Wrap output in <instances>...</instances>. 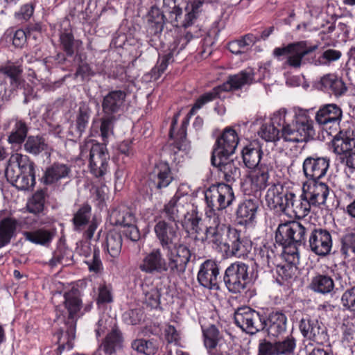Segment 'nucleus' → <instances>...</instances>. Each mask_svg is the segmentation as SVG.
I'll return each mask as SVG.
<instances>
[{"label":"nucleus","instance_id":"40","mask_svg":"<svg viewBox=\"0 0 355 355\" xmlns=\"http://www.w3.org/2000/svg\"><path fill=\"white\" fill-rule=\"evenodd\" d=\"M29 127L21 119H15L14 124L8 133L7 141L12 148L20 149L25 140L27 139Z\"/></svg>","mask_w":355,"mask_h":355},{"label":"nucleus","instance_id":"25","mask_svg":"<svg viewBox=\"0 0 355 355\" xmlns=\"http://www.w3.org/2000/svg\"><path fill=\"white\" fill-rule=\"evenodd\" d=\"M213 219V224L206 227L205 234L200 237L198 241L204 243L209 241L217 247L224 248L226 244V237L229 230L232 229L230 225L220 223L219 216L217 220Z\"/></svg>","mask_w":355,"mask_h":355},{"label":"nucleus","instance_id":"38","mask_svg":"<svg viewBox=\"0 0 355 355\" xmlns=\"http://www.w3.org/2000/svg\"><path fill=\"white\" fill-rule=\"evenodd\" d=\"M299 329L302 335L311 340H317L324 333L322 323L309 315H303L300 321Z\"/></svg>","mask_w":355,"mask_h":355},{"label":"nucleus","instance_id":"52","mask_svg":"<svg viewBox=\"0 0 355 355\" xmlns=\"http://www.w3.org/2000/svg\"><path fill=\"white\" fill-rule=\"evenodd\" d=\"M175 31L180 33L178 36L181 40L182 38L184 39L185 42L182 44V46H185L187 43L193 37H200L202 36L201 27H199L198 24H182L181 26L176 24L174 26Z\"/></svg>","mask_w":355,"mask_h":355},{"label":"nucleus","instance_id":"18","mask_svg":"<svg viewBox=\"0 0 355 355\" xmlns=\"http://www.w3.org/2000/svg\"><path fill=\"white\" fill-rule=\"evenodd\" d=\"M220 266L214 260L207 259L200 266L197 280L200 286L209 290H220Z\"/></svg>","mask_w":355,"mask_h":355},{"label":"nucleus","instance_id":"10","mask_svg":"<svg viewBox=\"0 0 355 355\" xmlns=\"http://www.w3.org/2000/svg\"><path fill=\"white\" fill-rule=\"evenodd\" d=\"M23 69L20 64L8 62L0 68V96L3 99L10 97L21 83Z\"/></svg>","mask_w":355,"mask_h":355},{"label":"nucleus","instance_id":"5","mask_svg":"<svg viewBox=\"0 0 355 355\" xmlns=\"http://www.w3.org/2000/svg\"><path fill=\"white\" fill-rule=\"evenodd\" d=\"M206 207L205 214L207 218L218 219V211L232 205L235 196L231 185L224 182L211 185L205 191Z\"/></svg>","mask_w":355,"mask_h":355},{"label":"nucleus","instance_id":"54","mask_svg":"<svg viewBox=\"0 0 355 355\" xmlns=\"http://www.w3.org/2000/svg\"><path fill=\"white\" fill-rule=\"evenodd\" d=\"M119 118L120 117L115 116L103 114L102 117L100 119V132L103 141L101 144L107 146L109 142V137L114 135V125Z\"/></svg>","mask_w":355,"mask_h":355},{"label":"nucleus","instance_id":"19","mask_svg":"<svg viewBox=\"0 0 355 355\" xmlns=\"http://www.w3.org/2000/svg\"><path fill=\"white\" fill-rule=\"evenodd\" d=\"M182 10L176 0H163V10L156 6L151 7L147 16V22L178 21Z\"/></svg>","mask_w":355,"mask_h":355},{"label":"nucleus","instance_id":"37","mask_svg":"<svg viewBox=\"0 0 355 355\" xmlns=\"http://www.w3.org/2000/svg\"><path fill=\"white\" fill-rule=\"evenodd\" d=\"M253 169L248 175V180L252 191L255 193L254 196H257L268 184L269 172L271 171L272 166L268 164H261L259 167Z\"/></svg>","mask_w":355,"mask_h":355},{"label":"nucleus","instance_id":"49","mask_svg":"<svg viewBox=\"0 0 355 355\" xmlns=\"http://www.w3.org/2000/svg\"><path fill=\"white\" fill-rule=\"evenodd\" d=\"M24 150L33 155L37 156L42 153L48 152L49 146L45 139L39 135H31L27 137L23 144Z\"/></svg>","mask_w":355,"mask_h":355},{"label":"nucleus","instance_id":"6","mask_svg":"<svg viewBox=\"0 0 355 355\" xmlns=\"http://www.w3.org/2000/svg\"><path fill=\"white\" fill-rule=\"evenodd\" d=\"M80 155L89 157L90 172L96 178L104 176L109 169L110 154L105 144L94 143L93 140L80 146Z\"/></svg>","mask_w":355,"mask_h":355},{"label":"nucleus","instance_id":"24","mask_svg":"<svg viewBox=\"0 0 355 355\" xmlns=\"http://www.w3.org/2000/svg\"><path fill=\"white\" fill-rule=\"evenodd\" d=\"M178 224L166 220H159L154 227L156 236L164 250H169L177 244L175 241L178 239Z\"/></svg>","mask_w":355,"mask_h":355},{"label":"nucleus","instance_id":"13","mask_svg":"<svg viewBox=\"0 0 355 355\" xmlns=\"http://www.w3.org/2000/svg\"><path fill=\"white\" fill-rule=\"evenodd\" d=\"M310 250L319 257H326L331 253L334 231L326 228H307Z\"/></svg>","mask_w":355,"mask_h":355},{"label":"nucleus","instance_id":"39","mask_svg":"<svg viewBox=\"0 0 355 355\" xmlns=\"http://www.w3.org/2000/svg\"><path fill=\"white\" fill-rule=\"evenodd\" d=\"M184 211L183 200L180 194L176 193L171 200L166 202L162 209L161 214L164 220L178 224L180 219V215Z\"/></svg>","mask_w":355,"mask_h":355},{"label":"nucleus","instance_id":"45","mask_svg":"<svg viewBox=\"0 0 355 355\" xmlns=\"http://www.w3.org/2000/svg\"><path fill=\"white\" fill-rule=\"evenodd\" d=\"M27 173H15L14 177L6 176L7 180L18 190L26 191L33 188L35 184V170Z\"/></svg>","mask_w":355,"mask_h":355},{"label":"nucleus","instance_id":"58","mask_svg":"<svg viewBox=\"0 0 355 355\" xmlns=\"http://www.w3.org/2000/svg\"><path fill=\"white\" fill-rule=\"evenodd\" d=\"M340 252L344 259L355 254V232H348L340 239Z\"/></svg>","mask_w":355,"mask_h":355},{"label":"nucleus","instance_id":"3","mask_svg":"<svg viewBox=\"0 0 355 355\" xmlns=\"http://www.w3.org/2000/svg\"><path fill=\"white\" fill-rule=\"evenodd\" d=\"M254 81V73L252 69H246L234 75H230L227 80L211 91L200 95L194 103L189 112V115H194L198 110L216 98H220L222 92H233L241 89L245 85H250Z\"/></svg>","mask_w":355,"mask_h":355},{"label":"nucleus","instance_id":"27","mask_svg":"<svg viewBox=\"0 0 355 355\" xmlns=\"http://www.w3.org/2000/svg\"><path fill=\"white\" fill-rule=\"evenodd\" d=\"M71 173L69 165L56 162L45 168L40 182L46 186L58 187L62 180L70 178Z\"/></svg>","mask_w":355,"mask_h":355},{"label":"nucleus","instance_id":"51","mask_svg":"<svg viewBox=\"0 0 355 355\" xmlns=\"http://www.w3.org/2000/svg\"><path fill=\"white\" fill-rule=\"evenodd\" d=\"M122 232L116 230H110L106 236L105 248L110 257H117L122 248Z\"/></svg>","mask_w":355,"mask_h":355},{"label":"nucleus","instance_id":"61","mask_svg":"<svg viewBox=\"0 0 355 355\" xmlns=\"http://www.w3.org/2000/svg\"><path fill=\"white\" fill-rule=\"evenodd\" d=\"M258 133L267 142L275 143L280 140V129L270 123L263 124Z\"/></svg>","mask_w":355,"mask_h":355},{"label":"nucleus","instance_id":"28","mask_svg":"<svg viewBox=\"0 0 355 355\" xmlns=\"http://www.w3.org/2000/svg\"><path fill=\"white\" fill-rule=\"evenodd\" d=\"M92 110L86 102H81L76 112L73 123L71 125L69 134L73 137V139H79L89 127L92 116Z\"/></svg>","mask_w":355,"mask_h":355},{"label":"nucleus","instance_id":"36","mask_svg":"<svg viewBox=\"0 0 355 355\" xmlns=\"http://www.w3.org/2000/svg\"><path fill=\"white\" fill-rule=\"evenodd\" d=\"M318 87L324 92L340 97L347 92L348 87L341 77L334 73H327L321 77Z\"/></svg>","mask_w":355,"mask_h":355},{"label":"nucleus","instance_id":"55","mask_svg":"<svg viewBox=\"0 0 355 355\" xmlns=\"http://www.w3.org/2000/svg\"><path fill=\"white\" fill-rule=\"evenodd\" d=\"M176 46H174L170 51L159 57L155 66L151 69L150 72V78L153 80H157L162 74L166 71L170 62H173V55Z\"/></svg>","mask_w":355,"mask_h":355},{"label":"nucleus","instance_id":"22","mask_svg":"<svg viewBox=\"0 0 355 355\" xmlns=\"http://www.w3.org/2000/svg\"><path fill=\"white\" fill-rule=\"evenodd\" d=\"M329 163L330 160L327 157L309 156L303 162L304 175L308 181L320 180L326 175Z\"/></svg>","mask_w":355,"mask_h":355},{"label":"nucleus","instance_id":"31","mask_svg":"<svg viewBox=\"0 0 355 355\" xmlns=\"http://www.w3.org/2000/svg\"><path fill=\"white\" fill-rule=\"evenodd\" d=\"M139 268L148 274H163L166 272V258L159 248H154L146 254Z\"/></svg>","mask_w":355,"mask_h":355},{"label":"nucleus","instance_id":"60","mask_svg":"<svg viewBox=\"0 0 355 355\" xmlns=\"http://www.w3.org/2000/svg\"><path fill=\"white\" fill-rule=\"evenodd\" d=\"M71 257L72 252L69 250L59 248L53 252L52 258L49 260V265L52 267L58 264L63 266L70 265L73 263Z\"/></svg>","mask_w":355,"mask_h":355},{"label":"nucleus","instance_id":"46","mask_svg":"<svg viewBox=\"0 0 355 355\" xmlns=\"http://www.w3.org/2000/svg\"><path fill=\"white\" fill-rule=\"evenodd\" d=\"M263 151L259 146L254 147L252 144L246 146L242 150L243 163L249 168H255L261 164H266L261 162Z\"/></svg>","mask_w":355,"mask_h":355},{"label":"nucleus","instance_id":"30","mask_svg":"<svg viewBox=\"0 0 355 355\" xmlns=\"http://www.w3.org/2000/svg\"><path fill=\"white\" fill-rule=\"evenodd\" d=\"M259 203L260 200L256 196H250L241 202L235 212L238 224L245 226L252 225L256 218Z\"/></svg>","mask_w":355,"mask_h":355},{"label":"nucleus","instance_id":"63","mask_svg":"<svg viewBox=\"0 0 355 355\" xmlns=\"http://www.w3.org/2000/svg\"><path fill=\"white\" fill-rule=\"evenodd\" d=\"M311 207H313V206L310 200L306 198V196H304V191H302V193L299 198L297 199L295 198L293 212L295 213L297 217H304L309 214Z\"/></svg>","mask_w":355,"mask_h":355},{"label":"nucleus","instance_id":"26","mask_svg":"<svg viewBox=\"0 0 355 355\" xmlns=\"http://www.w3.org/2000/svg\"><path fill=\"white\" fill-rule=\"evenodd\" d=\"M343 116L341 108L334 103L326 104L315 113V121L324 129H331L340 124Z\"/></svg>","mask_w":355,"mask_h":355},{"label":"nucleus","instance_id":"62","mask_svg":"<svg viewBox=\"0 0 355 355\" xmlns=\"http://www.w3.org/2000/svg\"><path fill=\"white\" fill-rule=\"evenodd\" d=\"M204 0H187L185 8L186 14L184 22H191L200 19L201 15V6Z\"/></svg>","mask_w":355,"mask_h":355},{"label":"nucleus","instance_id":"16","mask_svg":"<svg viewBox=\"0 0 355 355\" xmlns=\"http://www.w3.org/2000/svg\"><path fill=\"white\" fill-rule=\"evenodd\" d=\"M239 141L236 132L232 128H225L214 145L211 156L213 162L216 161V157H231L235 153Z\"/></svg>","mask_w":355,"mask_h":355},{"label":"nucleus","instance_id":"44","mask_svg":"<svg viewBox=\"0 0 355 355\" xmlns=\"http://www.w3.org/2000/svg\"><path fill=\"white\" fill-rule=\"evenodd\" d=\"M310 287L314 292L322 295H331L335 293V284L333 278L325 274H318L313 277Z\"/></svg>","mask_w":355,"mask_h":355},{"label":"nucleus","instance_id":"33","mask_svg":"<svg viewBox=\"0 0 355 355\" xmlns=\"http://www.w3.org/2000/svg\"><path fill=\"white\" fill-rule=\"evenodd\" d=\"M35 168V163L31 160L28 156L21 153H13L6 162L5 176L14 177L15 173H26V171H28L29 173Z\"/></svg>","mask_w":355,"mask_h":355},{"label":"nucleus","instance_id":"9","mask_svg":"<svg viewBox=\"0 0 355 355\" xmlns=\"http://www.w3.org/2000/svg\"><path fill=\"white\" fill-rule=\"evenodd\" d=\"M248 268V265L239 261L231 263L226 268L223 279L230 293H239L247 287L250 279Z\"/></svg>","mask_w":355,"mask_h":355},{"label":"nucleus","instance_id":"21","mask_svg":"<svg viewBox=\"0 0 355 355\" xmlns=\"http://www.w3.org/2000/svg\"><path fill=\"white\" fill-rule=\"evenodd\" d=\"M317 49L318 45L307 47L306 42L302 41L289 44L284 47L276 48L274 50V55L276 56H282L290 54L287 60V63L290 66L296 68L300 67L304 56L314 51Z\"/></svg>","mask_w":355,"mask_h":355},{"label":"nucleus","instance_id":"17","mask_svg":"<svg viewBox=\"0 0 355 355\" xmlns=\"http://www.w3.org/2000/svg\"><path fill=\"white\" fill-rule=\"evenodd\" d=\"M329 190L327 184L320 180L306 181L302 185L304 196L315 208H329L327 202Z\"/></svg>","mask_w":355,"mask_h":355},{"label":"nucleus","instance_id":"57","mask_svg":"<svg viewBox=\"0 0 355 355\" xmlns=\"http://www.w3.org/2000/svg\"><path fill=\"white\" fill-rule=\"evenodd\" d=\"M46 196V189H44L37 190L34 193L27 205L28 211L35 214L42 213L44 208Z\"/></svg>","mask_w":355,"mask_h":355},{"label":"nucleus","instance_id":"23","mask_svg":"<svg viewBox=\"0 0 355 355\" xmlns=\"http://www.w3.org/2000/svg\"><path fill=\"white\" fill-rule=\"evenodd\" d=\"M127 93L122 89H111L103 98L101 102L102 112L120 117L125 106Z\"/></svg>","mask_w":355,"mask_h":355},{"label":"nucleus","instance_id":"48","mask_svg":"<svg viewBox=\"0 0 355 355\" xmlns=\"http://www.w3.org/2000/svg\"><path fill=\"white\" fill-rule=\"evenodd\" d=\"M17 221L15 218L6 217L0 221V248L10 243L15 235Z\"/></svg>","mask_w":355,"mask_h":355},{"label":"nucleus","instance_id":"43","mask_svg":"<svg viewBox=\"0 0 355 355\" xmlns=\"http://www.w3.org/2000/svg\"><path fill=\"white\" fill-rule=\"evenodd\" d=\"M123 334L117 326L114 325L106 336L103 343V351L105 354L112 355L123 347Z\"/></svg>","mask_w":355,"mask_h":355},{"label":"nucleus","instance_id":"35","mask_svg":"<svg viewBox=\"0 0 355 355\" xmlns=\"http://www.w3.org/2000/svg\"><path fill=\"white\" fill-rule=\"evenodd\" d=\"M256 259L261 265L262 268H268L272 269L277 265V261L281 254H284L282 250L281 252L277 250V247L273 243H267L258 248L255 249Z\"/></svg>","mask_w":355,"mask_h":355},{"label":"nucleus","instance_id":"1","mask_svg":"<svg viewBox=\"0 0 355 355\" xmlns=\"http://www.w3.org/2000/svg\"><path fill=\"white\" fill-rule=\"evenodd\" d=\"M64 304L55 306V320L64 322L66 330H61L57 334L58 347L56 355H61L65 349L70 350L73 347L76 337L77 313L82 306L80 292L77 288H72L64 295Z\"/></svg>","mask_w":355,"mask_h":355},{"label":"nucleus","instance_id":"20","mask_svg":"<svg viewBox=\"0 0 355 355\" xmlns=\"http://www.w3.org/2000/svg\"><path fill=\"white\" fill-rule=\"evenodd\" d=\"M60 43L63 52H59L55 55L49 56L44 60L46 66L49 63H55L59 65L69 66L71 62L69 58H74L76 52L75 45L79 41H75L74 37L71 32L62 33L60 36Z\"/></svg>","mask_w":355,"mask_h":355},{"label":"nucleus","instance_id":"50","mask_svg":"<svg viewBox=\"0 0 355 355\" xmlns=\"http://www.w3.org/2000/svg\"><path fill=\"white\" fill-rule=\"evenodd\" d=\"M202 330L204 345L211 355V352L216 351V347L222 338V335L214 324H211L207 327H202Z\"/></svg>","mask_w":355,"mask_h":355},{"label":"nucleus","instance_id":"4","mask_svg":"<svg viewBox=\"0 0 355 355\" xmlns=\"http://www.w3.org/2000/svg\"><path fill=\"white\" fill-rule=\"evenodd\" d=\"M310 110L299 109L291 123L280 129V139L285 142H307L314 138L313 121L309 115Z\"/></svg>","mask_w":355,"mask_h":355},{"label":"nucleus","instance_id":"53","mask_svg":"<svg viewBox=\"0 0 355 355\" xmlns=\"http://www.w3.org/2000/svg\"><path fill=\"white\" fill-rule=\"evenodd\" d=\"M91 215L92 207L87 203L83 204L73 214L72 222L74 230H83L89 224Z\"/></svg>","mask_w":355,"mask_h":355},{"label":"nucleus","instance_id":"11","mask_svg":"<svg viewBox=\"0 0 355 355\" xmlns=\"http://www.w3.org/2000/svg\"><path fill=\"white\" fill-rule=\"evenodd\" d=\"M234 318L236 325L248 334L254 335L264 330L263 315L249 306L238 308Z\"/></svg>","mask_w":355,"mask_h":355},{"label":"nucleus","instance_id":"2","mask_svg":"<svg viewBox=\"0 0 355 355\" xmlns=\"http://www.w3.org/2000/svg\"><path fill=\"white\" fill-rule=\"evenodd\" d=\"M308 229L296 220L279 224L275 231V241L282 246L286 261L295 265L299 263V248L306 243Z\"/></svg>","mask_w":355,"mask_h":355},{"label":"nucleus","instance_id":"59","mask_svg":"<svg viewBox=\"0 0 355 355\" xmlns=\"http://www.w3.org/2000/svg\"><path fill=\"white\" fill-rule=\"evenodd\" d=\"M279 355H293L296 348L297 340L293 335L274 342Z\"/></svg>","mask_w":355,"mask_h":355},{"label":"nucleus","instance_id":"42","mask_svg":"<svg viewBox=\"0 0 355 355\" xmlns=\"http://www.w3.org/2000/svg\"><path fill=\"white\" fill-rule=\"evenodd\" d=\"M23 235L26 241L35 245L49 247L55 236V230L40 228L34 231L24 232Z\"/></svg>","mask_w":355,"mask_h":355},{"label":"nucleus","instance_id":"32","mask_svg":"<svg viewBox=\"0 0 355 355\" xmlns=\"http://www.w3.org/2000/svg\"><path fill=\"white\" fill-rule=\"evenodd\" d=\"M264 330L270 336L277 337L284 334L287 328V317L281 311L275 310L263 316Z\"/></svg>","mask_w":355,"mask_h":355},{"label":"nucleus","instance_id":"12","mask_svg":"<svg viewBox=\"0 0 355 355\" xmlns=\"http://www.w3.org/2000/svg\"><path fill=\"white\" fill-rule=\"evenodd\" d=\"M266 201L270 209H279L282 211H286L293 207L296 196L293 192L280 184H273L268 189L266 196Z\"/></svg>","mask_w":355,"mask_h":355},{"label":"nucleus","instance_id":"56","mask_svg":"<svg viewBox=\"0 0 355 355\" xmlns=\"http://www.w3.org/2000/svg\"><path fill=\"white\" fill-rule=\"evenodd\" d=\"M131 347L140 354L153 355L157 352L159 346L155 339L140 338L134 340L131 343Z\"/></svg>","mask_w":355,"mask_h":355},{"label":"nucleus","instance_id":"15","mask_svg":"<svg viewBox=\"0 0 355 355\" xmlns=\"http://www.w3.org/2000/svg\"><path fill=\"white\" fill-rule=\"evenodd\" d=\"M173 180L174 177L169 164L161 161L154 165L148 174L147 182L151 193H159L163 189L168 187Z\"/></svg>","mask_w":355,"mask_h":355},{"label":"nucleus","instance_id":"29","mask_svg":"<svg viewBox=\"0 0 355 355\" xmlns=\"http://www.w3.org/2000/svg\"><path fill=\"white\" fill-rule=\"evenodd\" d=\"M211 163L223 174L225 184L230 185L240 178L241 164L239 160L231 159V157H216L214 162L213 157H211Z\"/></svg>","mask_w":355,"mask_h":355},{"label":"nucleus","instance_id":"47","mask_svg":"<svg viewBox=\"0 0 355 355\" xmlns=\"http://www.w3.org/2000/svg\"><path fill=\"white\" fill-rule=\"evenodd\" d=\"M85 60V56L83 53L78 51L76 52L73 60L77 64L78 67L74 73V78L81 82L89 81L95 75V72L91 66Z\"/></svg>","mask_w":355,"mask_h":355},{"label":"nucleus","instance_id":"8","mask_svg":"<svg viewBox=\"0 0 355 355\" xmlns=\"http://www.w3.org/2000/svg\"><path fill=\"white\" fill-rule=\"evenodd\" d=\"M166 250V273L172 278L182 277L191 260V252L189 248L183 243H179Z\"/></svg>","mask_w":355,"mask_h":355},{"label":"nucleus","instance_id":"14","mask_svg":"<svg viewBox=\"0 0 355 355\" xmlns=\"http://www.w3.org/2000/svg\"><path fill=\"white\" fill-rule=\"evenodd\" d=\"M224 250L227 256L244 257L252 250V243L241 230L232 227L227 233Z\"/></svg>","mask_w":355,"mask_h":355},{"label":"nucleus","instance_id":"34","mask_svg":"<svg viewBox=\"0 0 355 355\" xmlns=\"http://www.w3.org/2000/svg\"><path fill=\"white\" fill-rule=\"evenodd\" d=\"M334 152L338 155H345L355 148V131L353 128L341 129L332 140Z\"/></svg>","mask_w":355,"mask_h":355},{"label":"nucleus","instance_id":"64","mask_svg":"<svg viewBox=\"0 0 355 355\" xmlns=\"http://www.w3.org/2000/svg\"><path fill=\"white\" fill-rule=\"evenodd\" d=\"M340 302L345 310L355 313V286L347 288L343 292Z\"/></svg>","mask_w":355,"mask_h":355},{"label":"nucleus","instance_id":"41","mask_svg":"<svg viewBox=\"0 0 355 355\" xmlns=\"http://www.w3.org/2000/svg\"><path fill=\"white\" fill-rule=\"evenodd\" d=\"M202 220V214L196 207H193L191 211L184 214V221L182 222V226L187 232L189 233L191 231L196 234L194 238L196 241H198L199 236L202 232L200 226Z\"/></svg>","mask_w":355,"mask_h":355},{"label":"nucleus","instance_id":"7","mask_svg":"<svg viewBox=\"0 0 355 355\" xmlns=\"http://www.w3.org/2000/svg\"><path fill=\"white\" fill-rule=\"evenodd\" d=\"M135 213L128 207L121 205L114 208L110 214V222L112 225L120 226L123 235L132 242L141 238L140 231L137 225Z\"/></svg>","mask_w":355,"mask_h":355}]
</instances>
